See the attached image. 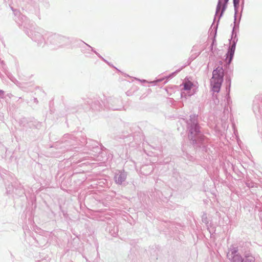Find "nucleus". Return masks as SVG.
Masks as SVG:
<instances>
[{"label": "nucleus", "mask_w": 262, "mask_h": 262, "mask_svg": "<svg viewBox=\"0 0 262 262\" xmlns=\"http://www.w3.org/2000/svg\"><path fill=\"white\" fill-rule=\"evenodd\" d=\"M226 92H227V94H226V98H225L226 103L227 106H229L230 105V104L232 103V101H231V98L230 96V92H229V90H226ZM227 107H228V106H225L224 111V113H228V109Z\"/></svg>", "instance_id": "obj_16"}, {"label": "nucleus", "mask_w": 262, "mask_h": 262, "mask_svg": "<svg viewBox=\"0 0 262 262\" xmlns=\"http://www.w3.org/2000/svg\"><path fill=\"white\" fill-rule=\"evenodd\" d=\"M202 222L203 223H204L206 224H208V218H207L206 213H204L202 215Z\"/></svg>", "instance_id": "obj_26"}, {"label": "nucleus", "mask_w": 262, "mask_h": 262, "mask_svg": "<svg viewBox=\"0 0 262 262\" xmlns=\"http://www.w3.org/2000/svg\"><path fill=\"white\" fill-rule=\"evenodd\" d=\"M222 1H223V0H218L216 8L215 15V17L214 18V21L215 20L216 16H217L220 12L221 6H222Z\"/></svg>", "instance_id": "obj_22"}, {"label": "nucleus", "mask_w": 262, "mask_h": 262, "mask_svg": "<svg viewBox=\"0 0 262 262\" xmlns=\"http://www.w3.org/2000/svg\"><path fill=\"white\" fill-rule=\"evenodd\" d=\"M223 1H224V3H222V6H221V10H220L221 12L219 15L218 14L216 16L218 17V20H217L218 23H219L220 18L222 17V16L224 14V12L226 10V9L227 8V4L229 2V0H223Z\"/></svg>", "instance_id": "obj_15"}, {"label": "nucleus", "mask_w": 262, "mask_h": 262, "mask_svg": "<svg viewBox=\"0 0 262 262\" xmlns=\"http://www.w3.org/2000/svg\"><path fill=\"white\" fill-rule=\"evenodd\" d=\"M110 233L113 236H116L118 233V229L117 227H114L113 229L111 230L110 228L107 229Z\"/></svg>", "instance_id": "obj_24"}, {"label": "nucleus", "mask_w": 262, "mask_h": 262, "mask_svg": "<svg viewBox=\"0 0 262 262\" xmlns=\"http://www.w3.org/2000/svg\"><path fill=\"white\" fill-rule=\"evenodd\" d=\"M178 71H176L174 72H173L172 73H171V74H170L169 76H168V78H172V77H173L176 73Z\"/></svg>", "instance_id": "obj_29"}, {"label": "nucleus", "mask_w": 262, "mask_h": 262, "mask_svg": "<svg viewBox=\"0 0 262 262\" xmlns=\"http://www.w3.org/2000/svg\"><path fill=\"white\" fill-rule=\"evenodd\" d=\"M252 108L255 116L262 119V101L259 97H256L254 100Z\"/></svg>", "instance_id": "obj_11"}, {"label": "nucleus", "mask_w": 262, "mask_h": 262, "mask_svg": "<svg viewBox=\"0 0 262 262\" xmlns=\"http://www.w3.org/2000/svg\"><path fill=\"white\" fill-rule=\"evenodd\" d=\"M184 85V90L185 91H189L192 88L193 85V83L190 81H187L183 83Z\"/></svg>", "instance_id": "obj_21"}, {"label": "nucleus", "mask_w": 262, "mask_h": 262, "mask_svg": "<svg viewBox=\"0 0 262 262\" xmlns=\"http://www.w3.org/2000/svg\"><path fill=\"white\" fill-rule=\"evenodd\" d=\"M86 139L84 137H82V140H80V142L82 144L86 143L85 148H89L90 151L84 152V154L85 153L90 155L91 156H88L85 157H83V158H84L83 160H86L90 158H92V156H95L93 152L96 153L99 152L100 151L99 148L97 145V142L94 141L90 140V142L88 143V142H86Z\"/></svg>", "instance_id": "obj_7"}, {"label": "nucleus", "mask_w": 262, "mask_h": 262, "mask_svg": "<svg viewBox=\"0 0 262 262\" xmlns=\"http://www.w3.org/2000/svg\"><path fill=\"white\" fill-rule=\"evenodd\" d=\"M81 41L84 45V46L81 47V52L85 54L87 57H90L91 52H93L94 49L89 45L86 43L85 42L81 40Z\"/></svg>", "instance_id": "obj_13"}, {"label": "nucleus", "mask_w": 262, "mask_h": 262, "mask_svg": "<svg viewBox=\"0 0 262 262\" xmlns=\"http://www.w3.org/2000/svg\"><path fill=\"white\" fill-rule=\"evenodd\" d=\"M122 104V101L119 98L109 97L105 99V106L110 110H120Z\"/></svg>", "instance_id": "obj_8"}, {"label": "nucleus", "mask_w": 262, "mask_h": 262, "mask_svg": "<svg viewBox=\"0 0 262 262\" xmlns=\"http://www.w3.org/2000/svg\"><path fill=\"white\" fill-rule=\"evenodd\" d=\"M188 95L189 96H190L192 95H193V93H189Z\"/></svg>", "instance_id": "obj_38"}, {"label": "nucleus", "mask_w": 262, "mask_h": 262, "mask_svg": "<svg viewBox=\"0 0 262 262\" xmlns=\"http://www.w3.org/2000/svg\"><path fill=\"white\" fill-rule=\"evenodd\" d=\"M33 100H34V102H35V103H38V100H37V98H34Z\"/></svg>", "instance_id": "obj_35"}, {"label": "nucleus", "mask_w": 262, "mask_h": 262, "mask_svg": "<svg viewBox=\"0 0 262 262\" xmlns=\"http://www.w3.org/2000/svg\"><path fill=\"white\" fill-rule=\"evenodd\" d=\"M213 46L211 45V46H210V51H211L212 53H213Z\"/></svg>", "instance_id": "obj_36"}, {"label": "nucleus", "mask_w": 262, "mask_h": 262, "mask_svg": "<svg viewBox=\"0 0 262 262\" xmlns=\"http://www.w3.org/2000/svg\"><path fill=\"white\" fill-rule=\"evenodd\" d=\"M16 194H18L19 196H21L23 194H25V190L23 188V186L21 184H19V185L17 186V187H16L15 186V192Z\"/></svg>", "instance_id": "obj_18"}, {"label": "nucleus", "mask_w": 262, "mask_h": 262, "mask_svg": "<svg viewBox=\"0 0 262 262\" xmlns=\"http://www.w3.org/2000/svg\"><path fill=\"white\" fill-rule=\"evenodd\" d=\"M152 170H153V168H152V167H151V171H152Z\"/></svg>", "instance_id": "obj_40"}, {"label": "nucleus", "mask_w": 262, "mask_h": 262, "mask_svg": "<svg viewBox=\"0 0 262 262\" xmlns=\"http://www.w3.org/2000/svg\"><path fill=\"white\" fill-rule=\"evenodd\" d=\"M244 260L243 262H255V259L249 252H245L244 253Z\"/></svg>", "instance_id": "obj_17"}, {"label": "nucleus", "mask_w": 262, "mask_h": 262, "mask_svg": "<svg viewBox=\"0 0 262 262\" xmlns=\"http://www.w3.org/2000/svg\"><path fill=\"white\" fill-rule=\"evenodd\" d=\"M237 32V31L232 29L231 37L229 39L230 46L226 54V59L228 64L231 63L234 56L236 45L238 41Z\"/></svg>", "instance_id": "obj_5"}, {"label": "nucleus", "mask_w": 262, "mask_h": 262, "mask_svg": "<svg viewBox=\"0 0 262 262\" xmlns=\"http://www.w3.org/2000/svg\"><path fill=\"white\" fill-rule=\"evenodd\" d=\"M141 81L143 82H147V81L145 80H141Z\"/></svg>", "instance_id": "obj_37"}, {"label": "nucleus", "mask_w": 262, "mask_h": 262, "mask_svg": "<svg viewBox=\"0 0 262 262\" xmlns=\"http://www.w3.org/2000/svg\"><path fill=\"white\" fill-rule=\"evenodd\" d=\"M12 187H13V186H11V187H10L9 185H8L6 187V190L8 193H10L12 192H15V188H12Z\"/></svg>", "instance_id": "obj_27"}, {"label": "nucleus", "mask_w": 262, "mask_h": 262, "mask_svg": "<svg viewBox=\"0 0 262 262\" xmlns=\"http://www.w3.org/2000/svg\"><path fill=\"white\" fill-rule=\"evenodd\" d=\"M200 54V53L195 55L194 56H193L192 55L191 56V58L192 60L195 59Z\"/></svg>", "instance_id": "obj_33"}, {"label": "nucleus", "mask_w": 262, "mask_h": 262, "mask_svg": "<svg viewBox=\"0 0 262 262\" xmlns=\"http://www.w3.org/2000/svg\"><path fill=\"white\" fill-rule=\"evenodd\" d=\"M93 52L95 53L98 57H99L100 58H102V57L95 50H94Z\"/></svg>", "instance_id": "obj_31"}, {"label": "nucleus", "mask_w": 262, "mask_h": 262, "mask_svg": "<svg viewBox=\"0 0 262 262\" xmlns=\"http://www.w3.org/2000/svg\"><path fill=\"white\" fill-rule=\"evenodd\" d=\"M127 176V173L125 171L119 170L118 172L115 173L114 176L115 182L118 185H121L125 181Z\"/></svg>", "instance_id": "obj_12"}, {"label": "nucleus", "mask_w": 262, "mask_h": 262, "mask_svg": "<svg viewBox=\"0 0 262 262\" xmlns=\"http://www.w3.org/2000/svg\"><path fill=\"white\" fill-rule=\"evenodd\" d=\"M241 253H244L242 250L238 248V247L231 245L229 249L227 256L230 262H243L244 258L242 257Z\"/></svg>", "instance_id": "obj_6"}, {"label": "nucleus", "mask_w": 262, "mask_h": 262, "mask_svg": "<svg viewBox=\"0 0 262 262\" xmlns=\"http://www.w3.org/2000/svg\"><path fill=\"white\" fill-rule=\"evenodd\" d=\"M5 95V92L2 90H0V99L3 98Z\"/></svg>", "instance_id": "obj_28"}, {"label": "nucleus", "mask_w": 262, "mask_h": 262, "mask_svg": "<svg viewBox=\"0 0 262 262\" xmlns=\"http://www.w3.org/2000/svg\"><path fill=\"white\" fill-rule=\"evenodd\" d=\"M21 19L16 18V23L23 28L26 34L38 46L44 47L48 31L39 27H33V24L27 17H21Z\"/></svg>", "instance_id": "obj_2"}, {"label": "nucleus", "mask_w": 262, "mask_h": 262, "mask_svg": "<svg viewBox=\"0 0 262 262\" xmlns=\"http://www.w3.org/2000/svg\"><path fill=\"white\" fill-rule=\"evenodd\" d=\"M69 43V38L56 33L48 31L45 45L53 49H57Z\"/></svg>", "instance_id": "obj_3"}, {"label": "nucleus", "mask_w": 262, "mask_h": 262, "mask_svg": "<svg viewBox=\"0 0 262 262\" xmlns=\"http://www.w3.org/2000/svg\"><path fill=\"white\" fill-rule=\"evenodd\" d=\"M76 137L72 134H66L62 138V142L64 143L63 146L66 147L67 150H72L73 148L70 147L71 146L76 145L77 141L76 140Z\"/></svg>", "instance_id": "obj_10"}, {"label": "nucleus", "mask_w": 262, "mask_h": 262, "mask_svg": "<svg viewBox=\"0 0 262 262\" xmlns=\"http://www.w3.org/2000/svg\"><path fill=\"white\" fill-rule=\"evenodd\" d=\"M244 1H243L242 2V4H241V12H242L243 9H244Z\"/></svg>", "instance_id": "obj_32"}, {"label": "nucleus", "mask_w": 262, "mask_h": 262, "mask_svg": "<svg viewBox=\"0 0 262 262\" xmlns=\"http://www.w3.org/2000/svg\"><path fill=\"white\" fill-rule=\"evenodd\" d=\"M164 79V78H162V79H157L156 81H154L151 82V83H156V82H161V81H162Z\"/></svg>", "instance_id": "obj_30"}, {"label": "nucleus", "mask_w": 262, "mask_h": 262, "mask_svg": "<svg viewBox=\"0 0 262 262\" xmlns=\"http://www.w3.org/2000/svg\"><path fill=\"white\" fill-rule=\"evenodd\" d=\"M198 116L192 114L190 116L187 121L189 130L188 137L195 148H200L202 151L210 154V148L208 147V140L205 137L200 130V126L198 121Z\"/></svg>", "instance_id": "obj_1"}, {"label": "nucleus", "mask_w": 262, "mask_h": 262, "mask_svg": "<svg viewBox=\"0 0 262 262\" xmlns=\"http://www.w3.org/2000/svg\"><path fill=\"white\" fill-rule=\"evenodd\" d=\"M23 3L24 0H11V3H10L9 6L14 14L15 16L14 19L15 21L16 18L19 19V20L22 21L23 19H21V17H26L25 16L21 14L19 11L17 9V8L21 7Z\"/></svg>", "instance_id": "obj_9"}, {"label": "nucleus", "mask_w": 262, "mask_h": 262, "mask_svg": "<svg viewBox=\"0 0 262 262\" xmlns=\"http://www.w3.org/2000/svg\"><path fill=\"white\" fill-rule=\"evenodd\" d=\"M184 93V92H181V96L182 97L183 96Z\"/></svg>", "instance_id": "obj_39"}, {"label": "nucleus", "mask_w": 262, "mask_h": 262, "mask_svg": "<svg viewBox=\"0 0 262 262\" xmlns=\"http://www.w3.org/2000/svg\"><path fill=\"white\" fill-rule=\"evenodd\" d=\"M101 59L104 61L105 62H106V63H107L108 65H110V63L106 60H105L103 57H102V58H101Z\"/></svg>", "instance_id": "obj_34"}, {"label": "nucleus", "mask_w": 262, "mask_h": 262, "mask_svg": "<svg viewBox=\"0 0 262 262\" xmlns=\"http://www.w3.org/2000/svg\"><path fill=\"white\" fill-rule=\"evenodd\" d=\"M219 23H218V21H217L216 25L215 26H214V27H213V24H212V25H211V28L210 29V30L213 27L212 30L210 32V35H213L212 42L211 45L212 46H214V43L216 42L215 38H216V34H217V28H218Z\"/></svg>", "instance_id": "obj_14"}, {"label": "nucleus", "mask_w": 262, "mask_h": 262, "mask_svg": "<svg viewBox=\"0 0 262 262\" xmlns=\"http://www.w3.org/2000/svg\"><path fill=\"white\" fill-rule=\"evenodd\" d=\"M91 107L94 110H100L101 106L97 104L96 102H94L91 104Z\"/></svg>", "instance_id": "obj_25"}, {"label": "nucleus", "mask_w": 262, "mask_h": 262, "mask_svg": "<svg viewBox=\"0 0 262 262\" xmlns=\"http://www.w3.org/2000/svg\"><path fill=\"white\" fill-rule=\"evenodd\" d=\"M233 6L234 9V15H237L238 12L239 4L240 0H233Z\"/></svg>", "instance_id": "obj_20"}, {"label": "nucleus", "mask_w": 262, "mask_h": 262, "mask_svg": "<svg viewBox=\"0 0 262 262\" xmlns=\"http://www.w3.org/2000/svg\"><path fill=\"white\" fill-rule=\"evenodd\" d=\"M226 81L227 83V86H226V90H229V92H230V88H231V78L229 76H226Z\"/></svg>", "instance_id": "obj_23"}, {"label": "nucleus", "mask_w": 262, "mask_h": 262, "mask_svg": "<svg viewBox=\"0 0 262 262\" xmlns=\"http://www.w3.org/2000/svg\"><path fill=\"white\" fill-rule=\"evenodd\" d=\"M224 71L222 67L218 66L212 72V77L211 79L212 91L218 93L223 82Z\"/></svg>", "instance_id": "obj_4"}, {"label": "nucleus", "mask_w": 262, "mask_h": 262, "mask_svg": "<svg viewBox=\"0 0 262 262\" xmlns=\"http://www.w3.org/2000/svg\"><path fill=\"white\" fill-rule=\"evenodd\" d=\"M242 16V13H241V15H240V17L239 18V20L237 21V15H234V26L233 27V29H234L235 30H236L237 31H238V29H239V22H240V20H241V17Z\"/></svg>", "instance_id": "obj_19"}]
</instances>
